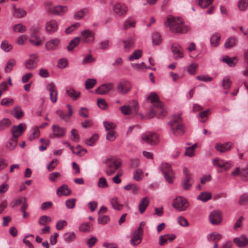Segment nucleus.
Listing matches in <instances>:
<instances>
[{
  "instance_id": "1",
  "label": "nucleus",
  "mask_w": 248,
  "mask_h": 248,
  "mask_svg": "<svg viewBox=\"0 0 248 248\" xmlns=\"http://www.w3.org/2000/svg\"><path fill=\"white\" fill-rule=\"evenodd\" d=\"M165 25L169 27L170 31L173 33H184L189 30L188 27L184 24L183 20L181 18H176L171 16H167Z\"/></svg>"
},
{
  "instance_id": "2",
  "label": "nucleus",
  "mask_w": 248,
  "mask_h": 248,
  "mask_svg": "<svg viewBox=\"0 0 248 248\" xmlns=\"http://www.w3.org/2000/svg\"><path fill=\"white\" fill-rule=\"evenodd\" d=\"M182 121V119L180 114L174 116L172 120L168 123L170 127L172 133L175 136L182 135L184 133L183 125L181 124Z\"/></svg>"
},
{
  "instance_id": "3",
  "label": "nucleus",
  "mask_w": 248,
  "mask_h": 248,
  "mask_svg": "<svg viewBox=\"0 0 248 248\" xmlns=\"http://www.w3.org/2000/svg\"><path fill=\"white\" fill-rule=\"evenodd\" d=\"M105 164L106 173L107 175L110 176L121 167L122 162L119 159H113L110 157L106 160Z\"/></svg>"
},
{
  "instance_id": "4",
  "label": "nucleus",
  "mask_w": 248,
  "mask_h": 248,
  "mask_svg": "<svg viewBox=\"0 0 248 248\" xmlns=\"http://www.w3.org/2000/svg\"><path fill=\"white\" fill-rule=\"evenodd\" d=\"M167 113V111L162 103H159L158 104H155L152 107V109L148 112V118H152L154 115L158 117H164L166 115Z\"/></svg>"
},
{
  "instance_id": "5",
  "label": "nucleus",
  "mask_w": 248,
  "mask_h": 248,
  "mask_svg": "<svg viewBox=\"0 0 248 248\" xmlns=\"http://www.w3.org/2000/svg\"><path fill=\"white\" fill-rule=\"evenodd\" d=\"M160 168L166 181L169 183H172L174 178V174L171 169L170 165L168 163H163Z\"/></svg>"
},
{
  "instance_id": "6",
  "label": "nucleus",
  "mask_w": 248,
  "mask_h": 248,
  "mask_svg": "<svg viewBox=\"0 0 248 248\" xmlns=\"http://www.w3.org/2000/svg\"><path fill=\"white\" fill-rule=\"evenodd\" d=\"M173 207L180 211H185L189 206V203L187 200L184 197L180 196L177 197L172 203Z\"/></svg>"
},
{
  "instance_id": "7",
  "label": "nucleus",
  "mask_w": 248,
  "mask_h": 248,
  "mask_svg": "<svg viewBox=\"0 0 248 248\" xmlns=\"http://www.w3.org/2000/svg\"><path fill=\"white\" fill-rule=\"evenodd\" d=\"M184 178L183 181V188L185 190L189 189L193 183L192 175L186 167L183 168Z\"/></svg>"
},
{
  "instance_id": "8",
  "label": "nucleus",
  "mask_w": 248,
  "mask_h": 248,
  "mask_svg": "<svg viewBox=\"0 0 248 248\" xmlns=\"http://www.w3.org/2000/svg\"><path fill=\"white\" fill-rule=\"evenodd\" d=\"M131 83L127 80L120 82L117 86V91L120 94L124 95L127 93L131 89Z\"/></svg>"
},
{
  "instance_id": "9",
  "label": "nucleus",
  "mask_w": 248,
  "mask_h": 248,
  "mask_svg": "<svg viewBox=\"0 0 248 248\" xmlns=\"http://www.w3.org/2000/svg\"><path fill=\"white\" fill-rule=\"evenodd\" d=\"M142 140L151 145L157 144L159 141L158 136L155 133H145L142 135Z\"/></svg>"
},
{
  "instance_id": "10",
  "label": "nucleus",
  "mask_w": 248,
  "mask_h": 248,
  "mask_svg": "<svg viewBox=\"0 0 248 248\" xmlns=\"http://www.w3.org/2000/svg\"><path fill=\"white\" fill-rule=\"evenodd\" d=\"M171 50L175 60H178L184 57L183 48L179 44L176 43H172L171 46Z\"/></svg>"
},
{
  "instance_id": "11",
  "label": "nucleus",
  "mask_w": 248,
  "mask_h": 248,
  "mask_svg": "<svg viewBox=\"0 0 248 248\" xmlns=\"http://www.w3.org/2000/svg\"><path fill=\"white\" fill-rule=\"evenodd\" d=\"M46 89L49 92V98L53 103L57 102L58 99V91L56 89L55 85L52 83H49L46 87Z\"/></svg>"
},
{
  "instance_id": "12",
  "label": "nucleus",
  "mask_w": 248,
  "mask_h": 248,
  "mask_svg": "<svg viewBox=\"0 0 248 248\" xmlns=\"http://www.w3.org/2000/svg\"><path fill=\"white\" fill-rule=\"evenodd\" d=\"M26 128V125L24 123H21L18 125H14L11 129L12 137L17 138L21 135Z\"/></svg>"
},
{
  "instance_id": "13",
  "label": "nucleus",
  "mask_w": 248,
  "mask_h": 248,
  "mask_svg": "<svg viewBox=\"0 0 248 248\" xmlns=\"http://www.w3.org/2000/svg\"><path fill=\"white\" fill-rule=\"evenodd\" d=\"M210 222L214 225H217L222 221L221 213L219 210L213 211L209 215Z\"/></svg>"
},
{
  "instance_id": "14",
  "label": "nucleus",
  "mask_w": 248,
  "mask_h": 248,
  "mask_svg": "<svg viewBox=\"0 0 248 248\" xmlns=\"http://www.w3.org/2000/svg\"><path fill=\"white\" fill-rule=\"evenodd\" d=\"M133 103L134 104L132 108L126 105L121 107L120 110L122 113L125 115L130 114L132 111L135 114L137 113L139 109L138 103L135 101H133Z\"/></svg>"
},
{
  "instance_id": "15",
  "label": "nucleus",
  "mask_w": 248,
  "mask_h": 248,
  "mask_svg": "<svg viewBox=\"0 0 248 248\" xmlns=\"http://www.w3.org/2000/svg\"><path fill=\"white\" fill-rule=\"evenodd\" d=\"M52 130L53 134L50 136L51 138H61L65 135V129L60 127L57 124L53 125L52 126Z\"/></svg>"
},
{
  "instance_id": "16",
  "label": "nucleus",
  "mask_w": 248,
  "mask_h": 248,
  "mask_svg": "<svg viewBox=\"0 0 248 248\" xmlns=\"http://www.w3.org/2000/svg\"><path fill=\"white\" fill-rule=\"evenodd\" d=\"M67 10V8L66 6L57 5L52 8H49L47 12L49 14L60 16L63 15Z\"/></svg>"
},
{
  "instance_id": "17",
  "label": "nucleus",
  "mask_w": 248,
  "mask_h": 248,
  "mask_svg": "<svg viewBox=\"0 0 248 248\" xmlns=\"http://www.w3.org/2000/svg\"><path fill=\"white\" fill-rule=\"evenodd\" d=\"M60 39L57 38H53L47 41L45 44V48L47 51L56 50L60 43Z\"/></svg>"
},
{
  "instance_id": "18",
  "label": "nucleus",
  "mask_w": 248,
  "mask_h": 248,
  "mask_svg": "<svg viewBox=\"0 0 248 248\" xmlns=\"http://www.w3.org/2000/svg\"><path fill=\"white\" fill-rule=\"evenodd\" d=\"M113 88V84L112 83L103 84L95 90V93L98 94L104 95L108 93Z\"/></svg>"
},
{
  "instance_id": "19",
  "label": "nucleus",
  "mask_w": 248,
  "mask_h": 248,
  "mask_svg": "<svg viewBox=\"0 0 248 248\" xmlns=\"http://www.w3.org/2000/svg\"><path fill=\"white\" fill-rule=\"evenodd\" d=\"M127 7L123 4L117 3L113 7L114 12L119 16H124L127 11Z\"/></svg>"
},
{
  "instance_id": "20",
  "label": "nucleus",
  "mask_w": 248,
  "mask_h": 248,
  "mask_svg": "<svg viewBox=\"0 0 248 248\" xmlns=\"http://www.w3.org/2000/svg\"><path fill=\"white\" fill-rule=\"evenodd\" d=\"M175 238L176 236L173 234L160 235L159 237V244L160 246H163L169 242L172 241Z\"/></svg>"
},
{
  "instance_id": "21",
  "label": "nucleus",
  "mask_w": 248,
  "mask_h": 248,
  "mask_svg": "<svg viewBox=\"0 0 248 248\" xmlns=\"http://www.w3.org/2000/svg\"><path fill=\"white\" fill-rule=\"evenodd\" d=\"M58 28V23L54 20H51L46 23V29L47 32L53 33L57 31Z\"/></svg>"
},
{
  "instance_id": "22",
  "label": "nucleus",
  "mask_w": 248,
  "mask_h": 248,
  "mask_svg": "<svg viewBox=\"0 0 248 248\" xmlns=\"http://www.w3.org/2000/svg\"><path fill=\"white\" fill-rule=\"evenodd\" d=\"M213 164L215 166H217L220 168H224L225 170H227L231 168V165L228 162H224L222 160L219 159H214L212 161Z\"/></svg>"
},
{
  "instance_id": "23",
  "label": "nucleus",
  "mask_w": 248,
  "mask_h": 248,
  "mask_svg": "<svg viewBox=\"0 0 248 248\" xmlns=\"http://www.w3.org/2000/svg\"><path fill=\"white\" fill-rule=\"evenodd\" d=\"M232 147V143L227 142L225 144L217 143L215 145V148L217 151L220 153H224L231 149Z\"/></svg>"
},
{
  "instance_id": "24",
  "label": "nucleus",
  "mask_w": 248,
  "mask_h": 248,
  "mask_svg": "<svg viewBox=\"0 0 248 248\" xmlns=\"http://www.w3.org/2000/svg\"><path fill=\"white\" fill-rule=\"evenodd\" d=\"M81 34L86 43H91L94 39V33L89 30L83 31L81 32Z\"/></svg>"
},
{
  "instance_id": "25",
  "label": "nucleus",
  "mask_w": 248,
  "mask_h": 248,
  "mask_svg": "<svg viewBox=\"0 0 248 248\" xmlns=\"http://www.w3.org/2000/svg\"><path fill=\"white\" fill-rule=\"evenodd\" d=\"M66 93L68 96L73 100H77L80 95L79 92H77L73 88L71 87H67L66 89Z\"/></svg>"
},
{
  "instance_id": "26",
  "label": "nucleus",
  "mask_w": 248,
  "mask_h": 248,
  "mask_svg": "<svg viewBox=\"0 0 248 248\" xmlns=\"http://www.w3.org/2000/svg\"><path fill=\"white\" fill-rule=\"evenodd\" d=\"M233 242L239 248H244L248 243V239L245 235L234 238Z\"/></svg>"
},
{
  "instance_id": "27",
  "label": "nucleus",
  "mask_w": 248,
  "mask_h": 248,
  "mask_svg": "<svg viewBox=\"0 0 248 248\" xmlns=\"http://www.w3.org/2000/svg\"><path fill=\"white\" fill-rule=\"evenodd\" d=\"M149 204V200L147 197L142 199L139 205V210L140 214H143Z\"/></svg>"
},
{
  "instance_id": "28",
  "label": "nucleus",
  "mask_w": 248,
  "mask_h": 248,
  "mask_svg": "<svg viewBox=\"0 0 248 248\" xmlns=\"http://www.w3.org/2000/svg\"><path fill=\"white\" fill-rule=\"evenodd\" d=\"M142 235V234H140L137 232H133L130 240V244L134 246L139 244L141 241Z\"/></svg>"
},
{
  "instance_id": "29",
  "label": "nucleus",
  "mask_w": 248,
  "mask_h": 248,
  "mask_svg": "<svg viewBox=\"0 0 248 248\" xmlns=\"http://www.w3.org/2000/svg\"><path fill=\"white\" fill-rule=\"evenodd\" d=\"M222 61L227 63L230 67H234L238 62L236 57H230L228 56H225L222 59Z\"/></svg>"
},
{
  "instance_id": "30",
  "label": "nucleus",
  "mask_w": 248,
  "mask_h": 248,
  "mask_svg": "<svg viewBox=\"0 0 248 248\" xmlns=\"http://www.w3.org/2000/svg\"><path fill=\"white\" fill-rule=\"evenodd\" d=\"M70 193V190L66 185L62 186L57 190V194L59 196H61L62 195L67 196L69 195Z\"/></svg>"
},
{
  "instance_id": "31",
  "label": "nucleus",
  "mask_w": 248,
  "mask_h": 248,
  "mask_svg": "<svg viewBox=\"0 0 248 248\" xmlns=\"http://www.w3.org/2000/svg\"><path fill=\"white\" fill-rule=\"evenodd\" d=\"M12 124L11 121L8 118H3L0 120V132L9 128Z\"/></svg>"
},
{
  "instance_id": "32",
  "label": "nucleus",
  "mask_w": 248,
  "mask_h": 248,
  "mask_svg": "<svg viewBox=\"0 0 248 248\" xmlns=\"http://www.w3.org/2000/svg\"><path fill=\"white\" fill-rule=\"evenodd\" d=\"M237 42V39L233 36H231L226 40L224 46L226 48L229 49L235 46Z\"/></svg>"
},
{
  "instance_id": "33",
  "label": "nucleus",
  "mask_w": 248,
  "mask_h": 248,
  "mask_svg": "<svg viewBox=\"0 0 248 248\" xmlns=\"http://www.w3.org/2000/svg\"><path fill=\"white\" fill-rule=\"evenodd\" d=\"M80 39L79 37H76L70 41L69 45L67 46V49L69 51H72L79 43Z\"/></svg>"
},
{
  "instance_id": "34",
  "label": "nucleus",
  "mask_w": 248,
  "mask_h": 248,
  "mask_svg": "<svg viewBox=\"0 0 248 248\" xmlns=\"http://www.w3.org/2000/svg\"><path fill=\"white\" fill-rule=\"evenodd\" d=\"M123 43H124V48L125 51H129V50L134 47V41L132 38H128L126 40H124Z\"/></svg>"
},
{
  "instance_id": "35",
  "label": "nucleus",
  "mask_w": 248,
  "mask_h": 248,
  "mask_svg": "<svg viewBox=\"0 0 248 248\" xmlns=\"http://www.w3.org/2000/svg\"><path fill=\"white\" fill-rule=\"evenodd\" d=\"M16 64V61L14 59H10L7 62L6 65L4 68V71L5 73L10 72L14 66Z\"/></svg>"
},
{
  "instance_id": "36",
  "label": "nucleus",
  "mask_w": 248,
  "mask_h": 248,
  "mask_svg": "<svg viewBox=\"0 0 248 248\" xmlns=\"http://www.w3.org/2000/svg\"><path fill=\"white\" fill-rule=\"evenodd\" d=\"M220 40V35L219 33L213 34L210 38V43L212 46H218Z\"/></svg>"
},
{
  "instance_id": "37",
  "label": "nucleus",
  "mask_w": 248,
  "mask_h": 248,
  "mask_svg": "<svg viewBox=\"0 0 248 248\" xmlns=\"http://www.w3.org/2000/svg\"><path fill=\"white\" fill-rule=\"evenodd\" d=\"M147 100H150L151 103L153 104V106L155 104H158L161 103L157 95L155 93H151L147 97Z\"/></svg>"
},
{
  "instance_id": "38",
  "label": "nucleus",
  "mask_w": 248,
  "mask_h": 248,
  "mask_svg": "<svg viewBox=\"0 0 248 248\" xmlns=\"http://www.w3.org/2000/svg\"><path fill=\"white\" fill-rule=\"evenodd\" d=\"M222 238V235L217 232L209 233L207 237L208 241L217 242Z\"/></svg>"
},
{
  "instance_id": "39",
  "label": "nucleus",
  "mask_w": 248,
  "mask_h": 248,
  "mask_svg": "<svg viewBox=\"0 0 248 248\" xmlns=\"http://www.w3.org/2000/svg\"><path fill=\"white\" fill-rule=\"evenodd\" d=\"M211 193L208 192H202L197 197V199L203 202H206L211 199Z\"/></svg>"
},
{
  "instance_id": "40",
  "label": "nucleus",
  "mask_w": 248,
  "mask_h": 248,
  "mask_svg": "<svg viewBox=\"0 0 248 248\" xmlns=\"http://www.w3.org/2000/svg\"><path fill=\"white\" fill-rule=\"evenodd\" d=\"M92 225L90 223H84L79 227V230L81 232H87L92 230Z\"/></svg>"
},
{
  "instance_id": "41",
  "label": "nucleus",
  "mask_w": 248,
  "mask_h": 248,
  "mask_svg": "<svg viewBox=\"0 0 248 248\" xmlns=\"http://www.w3.org/2000/svg\"><path fill=\"white\" fill-rule=\"evenodd\" d=\"M30 42L33 45L39 46L42 44V41L39 36L31 34V38L29 40Z\"/></svg>"
},
{
  "instance_id": "42",
  "label": "nucleus",
  "mask_w": 248,
  "mask_h": 248,
  "mask_svg": "<svg viewBox=\"0 0 248 248\" xmlns=\"http://www.w3.org/2000/svg\"><path fill=\"white\" fill-rule=\"evenodd\" d=\"M17 140L16 138L12 137L6 144V148L10 150H14L17 146Z\"/></svg>"
},
{
  "instance_id": "43",
  "label": "nucleus",
  "mask_w": 248,
  "mask_h": 248,
  "mask_svg": "<svg viewBox=\"0 0 248 248\" xmlns=\"http://www.w3.org/2000/svg\"><path fill=\"white\" fill-rule=\"evenodd\" d=\"M12 114L14 117L19 119L23 117L24 113L19 106H16L14 108Z\"/></svg>"
},
{
  "instance_id": "44",
  "label": "nucleus",
  "mask_w": 248,
  "mask_h": 248,
  "mask_svg": "<svg viewBox=\"0 0 248 248\" xmlns=\"http://www.w3.org/2000/svg\"><path fill=\"white\" fill-rule=\"evenodd\" d=\"M26 14V11L23 9L15 8L14 15L15 17L17 18H21L25 16Z\"/></svg>"
},
{
  "instance_id": "45",
  "label": "nucleus",
  "mask_w": 248,
  "mask_h": 248,
  "mask_svg": "<svg viewBox=\"0 0 248 248\" xmlns=\"http://www.w3.org/2000/svg\"><path fill=\"white\" fill-rule=\"evenodd\" d=\"M111 203L113 208L121 210L123 208V204L119 203L117 197L113 198L111 200Z\"/></svg>"
},
{
  "instance_id": "46",
  "label": "nucleus",
  "mask_w": 248,
  "mask_h": 248,
  "mask_svg": "<svg viewBox=\"0 0 248 248\" xmlns=\"http://www.w3.org/2000/svg\"><path fill=\"white\" fill-rule=\"evenodd\" d=\"M63 238L65 241L71 242L76 238V234L74 232H66L64 234Z\"/></svg>"
},
{
  "instance_id": "47",
  "label": "nucleus",
  "mask_w": 248,
  "mask_h": 248,
  "mask_svg": "<svg viewBox=\"0 0 248 248\" xmlns=\"http://www.w3.org/2000/svg\"><path fill=\"white\" fill-rule=\"evenodd\" d=\"M152 41L155 45L160 44L162 42L161 35L157 32L154 33L152 35Z\"/></svg>"
},
{
  "instance_id": "48",
  "label": "nucleus",
  "mask_w": 248,
  "mask_h": 248,
  "mask_svg": "<svg viewBox=\"0 0 248 248\" xmlns=\"http://www.w3.org/2000/svg\"><path fill=\"white\" fill-rule=\"evenodd\" d=\"M51 221L50 217L47 216H42L39 217L38 223L41 225H46V224Z\"/></svg>"
},
{
  "instance_id": "49",
  "label": "nucleus",
  "mask_w": 248,
  "mask_h": 248,
  "mask_svg": "<svg viewBox=\"0 0 248 248\" xmlns=\"http://www.w3.org/2000/svg\"><path fill=\"white\" fill-rule=\"evenodd\" d=\"M237 5L240 10L244 11L248 7V0H240L238 2Z\"/></svg>"
},
{
  "instance_id": "50",
  "label": "nucleus",
  "mask_w": 248,
  "mask_h": 248,
  "mask_svg": "<svg viewBox=\"0 0 248 248\" xmlns=\"http://www.w3.org/2000/svg\"><path fill=\"white\" fill-rule=\"evenodd\" d=\"M13 29L15 32L23 33L26 31V27L22 24H17L13 27Z\"/></svg>"
},
{
  "instance_id": "51",
  "label": "nucleus",
  "mask_w": 248,
  "mask_h": 248,
  "mask_svg": "<svg viewBox=\"0 0 248 248\" xmlns=\"http://www.w3.org/2000/svg\"><path fill=\"white\" fill-rule=\"evenodd\" d=\"M0 47L4 51L9 52L12 49L13 46L8 42V41L4 40L2 42L0 45Z\"/></svg>"
},
{
  "instance_id": "52",
  "label": "nucleus",
  "mask_w": 248,
  "mask_h": 248,
  "mask_svg": "<svg viewBox=\"0 0 248 248\" xmlns=\"http://www.w3.org/2000/svg\"><path fill=\"white\" fill-rule=\"evenodd\" d=\"M142 55V51L138 49L134 51L129 57V60L133 61V60L139 59Z\"/></svg>"
},
{
  "instance_id": "53",
  "label": "nucleus",
  "mask_w": 248,
  "mask_h": 248,
  "mask_svg": "<svg viewBox=\"0 0 248 248\" xmlns=\"http://www.w3.org/2000/svg\"><path fill=\"white\" fill-rule=\"evenodd\" d=\"M103 124L106 130L107 131L113 130V129H115L116 127V124L113 122L104 121Z\"/></svg>"
},
{
  "instance_id": "54",
  "label": "nucleus",
  "mask_w": 248,
  "mask_h": 248,
  "mask_svg": "<svg viewBox=\"0 0 248 248\" xmlns=\"http://www.w3.org/2000/svg\"><path fill=\"white\" fill-rule=\"evenodd\" d=\"M88 10L84 8L77 12L74 15V18L76 19H80L84 15L88 13Z\"/></svg>"
},
{
  "instance_id": "55",
  "label": "nucleus",
  "mask_w": 248,
  "mask_h": 248,
  "mask_svg": "<svg viewBox=\"0 0 248 248\" xmlns=\"http://www.w3.org/2000/svg\"><path fill=\"white\" fill-rule=\"evenodd\" d=\"M98 135L96 134H93L91 138L85 141V143L89 146H93L97 140Z\"/></svg>"
},
{
  "instance_id": "56",
  "label": "nucleus",
  "mask_w": 248,
  "mask_h": 248,
  "mask_svg": "<svg viewBox=\"0 0 248 248\" xmlns=\"http://www.w3.org/2000/svg\"><path fill=\"white\" fill-rule=\"evenodd\" d=\"M135 25V21L128 19L124 21L123 25V29L126 30L130 27H134Z\"/></svg>"
},
{
  "instance_id": "57",
  "label": "nucleus",
  "mask_w": 248,
  "mask_h": 248,
  "mask_svg": "<svg viewBox=\"0 0 248 248\" xmlns=\"http://www.w3.org/2000/svg\"><path fill=\"white\" fill-rule=\"evenodd\" d=\"M232 84L231 81L230 80V78L228 76H226L222 80V85L223 88L225 90L229 89Z\"/></svg>"
},
{
  "instance_id": "58",
  "label": "nucleus",
  "mask_w": 248,
  "mask_h": 248,
  "mask_svg": "<svg viewBox=\"0 0 248 248\" xmlns=\"http://www.w3.org/2000/svg\"><path fill=\"white\" fill-rule=\"evenodd\" d=\"M116 134L114 130L108 131L106 135V139L110 141H114L116 138Z\"/></svg>"
},
{
  "instance_id": "59",
  "label": "nucleus",
  "mask_w": 248,
  "mask_h": 248,
  "mask_svg": "<svg viewBox=\"0 0 248 248\" xmlns=\"http://www.w3.org/2000/svg\"><path fill=\"white\" fill-rule=\"evenodd\" d=\"M40 135V131L39 130L38 127H35L34 128V130L31 135H30L29 137V139L31 141L35 139L38 138Z\"/></svg>"
},
{
  "instance_id": "60",
  "label": "nucleus",
  "mask_w": 248,
  "mask_h": 248,
  "mask_svg": "<svg viewBox=\"0 0 248 248\" xmlns=\"http://www.w3.org/2000/svg\"><path fill=\"white\" fill-rule=\"evenodd\" d=\"M37 63L35 60L30 59L25 62V65L28 69H33L36 66Z\"/></svg>"
},
{
  "instance_id": "61",
  "label": "nucleus",
  "mask_w": 248,
  "mask_h": 248,
  "mask_svg": "<svg viewBox=\"0 0 248 248\" xmlns=\"http://www.w3.org/2000/svg\"><path fill=\"white\" fill-rule=\"evenodd\" d=\"M96 80L93 78H88L85 82V87L87 89H90L94 86L96 83Z\"/></svg>"
},
{
  "instance_id": "62",
  "label": "nucleus",
  "mask_w": 248,
  "mask_h": 248,
  "mask_svg": "<svg viewBox=\"0 0 248 248\" xmlns=\"http://www.w3.org/2000/svg\"><path fill=\"white\" fill-rule=\"evenodd\" d=\"M98 107L102 109L106 110L107 109L108 105L106 101L104 99H98L97 102Z\"/></svg>"
},
{
  "instance_id": "63",
  "label": "nucleus",
  "mask_w": 248,
  "mask_h": 248,
  "mask_svg": "<svg viewBox=\"0 0 248 248\" xmlns=\"http://www.w3.org/2000/svg\"><path fill=\"white\" fill-rule=\"evenodd\" d=\"M79 115L83 118L89 117V109L85 107H81L78 112Z\"/></svg>"
},
{
  "instance_id": "64",
  "label": "nucleus",
  "mask_w": 248,
  "mask_h": 248,
  "mask_svg": "<svg viewBox=\"0 0 248 248\" xmlns=\"http://www.w3.org/2000/svg\"><path fill=\"white\" fill-rule=\"evenodd\" d=\"M76 199H70L67 200L65 202V205L68 209L74 208L75 206Z\"/></svg>"
}]
</instances>
